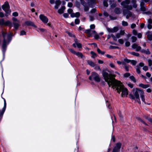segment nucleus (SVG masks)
<instances>
[{
    "mask_svg": "<svg viewBox=\"0 0 152 152\" xmlns=\"http://www.w3.org/2000/svg\"><path fill=\"white\" fill-rule=\"evenodd\" d=\"M145 53L147 54H150V53L148 49H147L146 50V51H145Z\"/></svg>",
    "mask_w": 152,
    "mask_h": 152,
    "instance_id": "680f3d73",
    "label": "nucleus"
},
{
    "mask_svg": "<svg viewBox=\"0 0 152 152\" xmlns=\"http://www.w3.org/2000/svg\"><path fill=\"white\" fill-rule=\"evenodd\" d=\"M4 25L6 26H8L11 27L12 26V23L9 20H7L5 22H4Z\"/></svg>",
    "mask_w": 152,
    "mask_h": 152,
    "instance_id": "2eb2a0df",
    "label": "nucleus"
},
{
    "mask_svg": "<svg viewBox=\"0 0 152 152\" xmlns=\"http://www.w3.org/2000/svg\"><path fill=\"white\" fill-rule=\"evenodd\" d=\"M80 22V20L78 19H76L75 20V23L76 24H79Z\"/></svg>",
    "mask_w": 152,
    "mask_h": 152,
    "instance_id": "ea45409f",
    "label": "nucleus"
},
{
    "mask_svg": "<svg viewBox=\"0 0 152 152\" xmlns=\"http://www.w3.org/2000/svg\"><path fill=\"white\" fill-rule=\"evenodd\" d=\"M87 62L88 64L91 66L94 67L96 65V64L91 61L88 60Z\"/></svg>",
    "mask_w": 152,
    "mask_h": 152,
    "instance_id": "6ab92c4d",
    "label": "nucleus"
},
{
    "mask_svg": "<svg viewBox=\"0 0 152 152\" xmlns=\"http://www.w3.org/2000/svg\"><path fill=\"white\" fill-rule=\"evenodd\" d=\"M107 31L109 32L114 33L116 32L118 30V28L117 27H115L113 28H107Z\"/></svg>",
    "mask_w": 152,
    "mask_h": 152,
    "instance_id": "9d476101",
    "label": "nucleus"
},
{
    "mask_svg": "<svg viewBox=\"0 0 152 152\" xmlns=\"http://www.w3.org/2000/svg\"><path fill=\"white\" fill-rule=\"evenodd\" d=\"M133 95L131 94H130L129 95V97L131 99L135 100L139 104H140V101L139 96V95L140 94L142 101L146 104L144 95V92L142 90L137 88L133 89Z\"/></svg>",
    "mask_w": 152,
    "mask_h": 152,
    "instance_id": "f257e3e1",
    "label": "nucleus"
},
{
    "mask_svg": "<svg viewBox=\"0 0 152 152\" xmlns=\"http://www.w3.org/2000/svg\"><path fill=\"white\" fill-rule=\"evenodd\" d=\"M132 48L133 49H135L136 51H137L140 50L141 48L140 46H138L137 45L134 43V44L132 46Z\"/></svg>",
    "mask_w": 152,
    "mask_h": 152,
    "instance_id": "f8f14e48",
    "label": "nucleus"
},
{
    "mask_svg": "<svg viewBox=\"0 0 152 152\" xmlns=\"http://www.w3.org/2000/svg\"><path fill=\"white\" fill-rule=\"evenodd\" d=\"M132 39V42H135L137 40V38L134 36H132L131 37Z\"/></svg>",
    "mask_w": 152,
    "mask_h": 152,
    "instance_id": "473e14b6",
    "label": "nucleus"
},
{
    "mask_svg": "<svg viewBox=\"0 0 152 152\" xmlns=\"http://www.w3.org/2000/svg\"><path fill=\"white\" fill-rule=\"evenodd\" d=\"M131 54L133 55H134L136 56H139V54L138 53H136L134 52H131Z\"/></svg>",
    "mask_w": 152,
    "mask_h": 152,
    "instance_id": "cd10ccee",
    "label": "nucleus"
},
{
    "mask_svg": "<svg viewBox=\"0 0 152 152\" xmlns=\"http://www.w3.org/2000/svg\"><path fill=\"white\" fill-rule=\"evenodd\" d=\"M111 88L113 89H115L119 94L121 92L122 97L126 96L128 94V90L124 87V86H112Z\"/></svg>",
    "mask_w": 152,
    "mask_h": 152,
    "instance_id": "7ed1b4c3",
    "label": "nucleus"
},
{
    "mask_svg": "<svg viewBox=\"0 0 152 152\" xmlns=\"http://www.w3.org/2000/svg\"><path fill=\"white\" fill-rule=\"evenodd\" d=\"M118 47L117 46H113L111 45L110 47V49H115V48H118Z\"/></svg>",
    "mask_w": 152,
    "mask_h": 152,
    "instance_id": "f704fd0d",
    "label": "nucleus"
},
{
    "mask_svg": "<svg viewBox=\"0 0 152 152\" xmlns=\"http://www.w3.org/2000/svg\"><path fill=\"white\" fill-rule=\"evenodd\" d=\"M121 144L120 142H118L116 144L115 146L114 147L112 152H119L120 150Z\"/></svg>",
    "mask_w": 152,
    "mask_h": 152,
    "instance_id": "6e6552de",
    "label": "nucleus"
},
{
    "mask_svg": "<svg viewBox=\"0 0 152 152\" xmlns=\"http://www.w3.org/2000/svg\"><path fill=\"white\" fill-rule=\"evenodd\" d=\"M125 44L126 47H128L130 46V43L129 42L127 41L126 42Z\"/></svg>",
    "mask_w": 152,
    "mask_h": 152,
    "instance_id": "603ef678",
    "label": "nucleus"
},
{
    "mask_svg": "<svg viewBox=\"0 0 152 152\" xmlns=\"http://www.w3.org/2000/svg\"><path fill=\"white\" fill-rule=\"evenodd\" d=\"M122 25L123 26H126L128 25V23L127 22L123 21L122 22Z\"/></svg>",
    "mask_w": 152,
    "mask_h": 152,
    "instance_id": "c85d7f7f",
    "label": "nucleus"
},
{
    "mask_svg": "<svg viewBox=\"0 0 152 152\" xmlns=\"http://www.w3.org/2000/svg\"><path fill=\"white\" fill-rule=\"evenodd\" d=\"M80 13L79 12H77L75 13H72L71 15V16L72 18L74 17H78L80 16Z\"/></svg>",
    "mask_w": 152,
    "mask_h": 152,
    "instance_id": "a211bd4d",
    "label": "nucleus"
},
{
    "mask_svg": "<svg viewBox=\"0 0 152 152\" xmlns=\"http://www.w3.org/2000/svg\"><path fill=\"white\" fill-rule=\"evenodd\" d=\"M111 37L113 38V39L115 41L117 40V38L115 37L113 34H112L111 35Z\"/></svg>",
    "mask_w": 152,
    "mask_h": 152,
    "instance_id": "5fc2aeb1",
    "label": "nucleus"
},
{
    "mask_svg": "<svg viewBox=\"0 0 152 152\" xmlns=\"http://www.w3.org/2000/svg\"><path fill=\"white\" fill-rule=\"evenodd\" d=\"M4 101V106L1 110H0V120L2 119L3 115L6 110V102L5 99L2 97Z\"/></svg>",
    "mask_w": 152,
    "mask_h": 152,
    "instance_id": "423d86ee",
    "label": "nucleus"
},
{
    "mask_svg": "<svg viewBox=\"0 0 152 152\" xmlns=\"http://www.w3.org/2000/svg\"><path fill=\"white\" fill-rule=\"evenodd\" d=\"M85 32L87 36L89 37L92 36V34L96 33V32L95 30H92L91 29L85 30Z\"/></svg>",
    "mask_w": 152,
    "mask_h": 152,
    "instance_id": "0eeeda50",
    "label": "nucleus"
},
{
    "mask_svg": "<svg viewBox=\"0 0 152 152\" xmlns=\"http://www.w3.org/2000/svg\"><path fill=\"white\" fill-rule=\"evenodd\" d=\"M151 32L149 31H148L146 34L147 35V38L148 39L150 40H152V34H151Z\"/></svg>",
    "mask_w": 152,
    "mask_h": 152,
    "instance_id": "dca6fc26",
    "label": "nucleus"
},
{
    "mask_svg": "<svg viewBox=\"0 0 152 152\" xmlns=\"http://www.w3.org/2000/svg\"><path fill=\"white\" fill-rule=\"evenodd\" d=\"M39 18L44 23H47L48 22V18L43 15H40L39 16Z\"/></svg>",
    "mask_w": 152,
    "mask_h": 152,
    "instance_id": "1a4fd4ad",
    "label": "nucleus"
},
{
    "mask_svg": "<svg viewBox=\"0 0 152 152\" xmlns=\"http://www.w3.org/2000/svg\"><path fill=\"white\" fill-rule=\"evenodd\" d=\"M91 53L92 55V57L93 58H94V57H96V54L93 51H91Z\"/></svg>",
    "mask_w": 152,
    "mask_h": 152,
    "instance_id": "72a5a7b5",
    "label": "nucleus"
},
{
    "mask_svg": "<svg viewBox=\"0 0 152 152\" xmlns=\"http://www.w3.org/2000/svg\"><path fill=\"white\" fill-rule=\"evenodd\" d=\"M97 52L99 54H101L102 55H103L105 53L104 52L101 51L99 48H97Z\"/></svg>",
    "mask_w": 152,
    "mask_h": 152,
    "instance_id": "a878e982",
    "label": "nucleus"
},
{
    "mask_svg": "<svg viewBox=\"0 0 152 152\" xmlns=\"http://www.w3.org/2000/svg\"><path fill=\"white\" fill-rule=\"evenodd\" d=\"M129 78L132 80L134 82H135V79L134 76H131L129 77Z\"/></svg>",
    "mask_w": 152,
    "mask_h": 152,
    "instance_id": "3c124183",
    "label": "nucleus"
},
{
    "mask_svg": "<svg viewBox=\"0 0 152 152\" xmlns=\"http://www.w3.org/2000/svg\"><path fill=\"white\" fill-rule=\"evenodd\" d=\"M4 16V13L1 12H0V17H1V18H2V17H3Z\"/></svg>",
    "mask_w": 152,
    "mask_h": 152,
    "instance_id": "774afa93",
    "label": "nucleus"
},
{
    "mask_svg": "<svg viewBox=\"0 0 152 152\" xmlns=\"http://www.w3.org/2000/svg\"><path fill=\"white\" fill-rule=\"evenodd\" d=\"M73 4L71 2H69L68 4V6L69 7H72V6Z\"/></svg>",
    "mask_w": 152,
    "mask_h": 152,
    "instance_id": "0e129e2a",
    "label": "nucleus"
},
{
    "mask_svg": "<svg viewBox=\"0 0 152 152\" xmlns=\"http://www.w3.org/2000/svg\"><path fill=\"white\" fill-rule=\"evenodd\" d=\"M123 14L124 15L126 16V18L127 19H128L130 17H131L132 15L131 12L128 11H127L126 12L124 11L123 12Z\"/></svg>",
    "mask_w": 152,
    "mask_h": 152,
    "instance_id": "ddd939ff",
    "label": "nucleus"
},
{
    "mask_svg": "<svg viewBox=\"0 0 152 152\" xmlns=\"http://www.w3.org/2000/svg\"><path fill=\"white\" fill-rule=\"evenodd\" d=\"M7 41H8V42H9L11 40V33H10L9 34L7 35Z\"/></svg>",
    "mask_w": 152,
    "mask_h": 152,
    "instance_id": "393cba45",
    "label": "nucleus"
},
{
    "mask_svg": "<svg viewBox=\"0 0 152 152\" xmlns=\"http://www.w3.org/2000/svg\"><path fill=\"white\" fill-rule=\"evenodd\" d=\"M96 10L95 9H92L90 11L91 13H94L96 12Z\"/></svg>",
    "mask_w": 152,
    "mask_h": 152,
    "instance_id": "bf43d9fd",
    "label": "nucleus"
},
{
    "mask_svg": "<svg viewBox=\"0 0 152 152\" xmlns=\"http://www.w3.org/2000/svg\"><path fill=\"white\" fill-rule=\"evenodd\" d=\"M148 65L149 66H151L152 64V61L151 60H148Z\"/></svg>",
    "mask_w": 152,
    "mask_h": 152,
    "instance_id": "8fccbe9b",
    "label": "nucleus"
},
{
    "mask_svg": "<svg viewBox=\"0 0 152 152\" xmlns=\"http://www.w3.org/2000/svg\"><path fill=\"white\" fill-rule=\"evenodd\" d=\"M71 15V14L72 13V12H73V10L72 9H69L68 11H67Z\"/></svg>",
    "mask_w": 152,
    "mask_h": 152,
    "instance_id": "a18cd8bd",
    "label": "nucleus"
},
{
    "mask_svg": "<svg viewBox=\"0 0 152 152\" xmlns=\"http://www.w3.org/2000/svg\"><path fill=\"white\" fill-rule=\"evenodd\" d=\"M136 26L135 24L134 23L132 24L131 25V28H133L135 27Z\"/></svg>",
    "mask_w": 152,
    "mask_h": 152,
    "instance_id": "338daca9",
    "label": "nucleus"
},
{
    "mask_svg": "<svg viewBox=\"0 0 152 152\" xmlns=\"http://www.w3.org/2000/svg\"><path fill=\"white\" fill-rule=\"evenodd\" d=\"M55 4L56 5L59 6L61 4V2L59 0H56L55 2Z\"/></svg>",
    "mask_w": 152,
    "mask_h": 152,
    "instance_id": "7c9ffc66",
    "label": "nucleus"
},
{
    "mask_svg": "<svg viewBox=\"0 0 152 152\" xmlns=\"http://www.w3.org/2000/svg\"><path fill=\"white\" fill-rule=\"evenodd\" d=\"M65 7L63 6L61 7V8L58 10V12L60 14H61L64 12V10L65 9Z\"/></svg>",
    "mask_w": 152,
    "mask_h": 152,
    "instance_id": "f3484780",
    "label": "nucleus"
},
{
    "mask_svg": "<svg viewBox=\"0 0 152 152\" xmlns=\"http://www.w3.org/2000/svg\"><path fill=\"white\" fill-rule=\"evenodd\" d=\"M69 50L72 53L75 54V53H76V52L74 51L72 49H71V48H70V49H69Z\"/></svg>",
    "mask_w": 152,
    "mask_h": 152,
    "instance_id": "c03bdc74",
    "label": "nucleus"
},
{
    "mask_svg": "<svg viewBox=\"0 0 152 152\" xmlns=\"http://www.w3.org/2000/svg\"><path fill=\"white\" fill-rule=\"evenodd\" d=\"M18 13L17 12H15L12 13V15L14 16H15V17L18 16Z\"/></svg>",
    "mask_w": 152,
    "mask_h": 152,
    "instance_id": "a19ab883",
    "label": "nucleus"
},
{
    "mask_svg": "<svg viewBox=\"0 0 152 152\" xmlns=\"http://www.w3.org/2000/svg\"><path fill=\"white\" fill-rule=\"evenodd\" d=\"M148 69V67L147 66H144L143 68V69L145 71H147Z\"/></svg>",
    "mask_w": 152,
    "mask_h": 152,
    "instance_id": "864d4df0",
    "label": "nucleus"
},
{
    "mask_svg": "<svg viewBox=\"0 0 152 152\" xmlns=\"http://www.w3.org/2000/svg\"><path fill=\"white\" fill-rule=\"evenodd\" d=\"M63 16L65 18H67L69 16V15L66 13H65L63 14Z\"/></svg>",
    "mask_w": 152,
    "mask_h": 152,
    "instance_id": "13d9d810",
    "label": "nucleus"
},
{
    "mask_svg": "<svg viewBox=\"0 0 152 152\" xmlns=\"http://www.w3.org/2000/svg\"><path fill=\"white\" fill-rule=\"evenodd\" d=\"M12 20L13 21V22H18V23H20V22L19 20H18L16 18L13 17L12 18Z\"/></svg>",
    "mask_w": 152,
    "mask_h": 152,
    "instance_id": "bb28decb",
    "label": "nucleus"
},
{
    "mask_svg": "<svg viewBox=\"0 0 152 152\" xmlns=\"http://www.w3.org/2000/svg\"><path fill=\"white\" fill-rule=\"evenodd\" d=\"M137 119L139 120L140 122H141L142 123L144 124L147 125V124L144 122V121L142 119H141V118H137Z\"/></svg>",
    "mask_w": 152,
    "mask_h": 152,
    "instance_id": "2f4dec72",
    "label": "nucleus"
},
{
    "mask_svg": "<svg viewBox=\"0 0 152 152\" xmlns=\"http://www.w3.org/2000/svg\"><path fill=\"white\" fill-rule=\"evenodd\" d=\"M125 2L124 4L125 6H127L126 5L128 4L129 3V0H126L125 2Z\"/></svg>",
    "mask_w": 152,
    "mask_h": 152,
    "instance_id": "6e6d98bb",
    "label": "nucleus"
},
{
    "mask_svg": "<svg viewBox=\"0 0 152 152\" xmlns=\"http://www.w3.org/2000/svg\"><path fill=\"white\" fill-rule=\"evenodd\" d=\"M91 29H94L95 28V26L94 24H92L90 26Z\"/></svg>",
    "mask_w": 152,
    "mask_h": 152,
    "instance_id": "de8ad7c7",
    "label": "nucleus"
},
{
    "mask_svg": "<svg viewBox=\"0 0 152 152\" xmlns=\"http://www.w3.org/2000/svg\"><path fill=\"white\" fill-rule=\"evenodd\" d=\"M13 23L15 28L16 29H18L19 26H20V25L19 24L20 23L14 22Z\"/></svg>",
    "mask_w": 152,
    "mask_h": 152,
    "instance_id": "412c9836",
    "label": "nucleus"
},
{
    "mask_svg": "<svg viewBox=\"0 0 152 152\" xmlns=\"http://www.w3.org/2000/svg\"><path fill=\"white\" fill-rule=\"evenodd\" d=\"M118 115H119L120 118V120L121 121H123V117L122 116V115L121 114V112L119 111V112L118 113Z\"/></svg>",
    "mask_w": 152,
    "mask_h": 152,
    "instance_id": "b1692460",
    "label": "nucleus"
},
{
    "mask_svg": "<svg viewBox=\"0 0 152 152\" xmlns=\"http://www.w3.org/2000/svg\"><path fill=\"white\" fill-rule=\"evenodd\" d=\"M133 65H135L137 64V62L136 61L134 60H131L130 62Z\"/></svg>",
    "mask_w": 152,
    "mask_h": 152,
    "instance_id": "c756f323",
    "label": "nucleus"
},
{
    "mask_svg": "<svg viewBox=\"0 0 152 152\" xmlns=\"http://www.w3.org/2000/svg\"><path fill=\"white\" fill-rule=\"evenodd\" d=\"M104 5V6L107 7L108 6V4L106 1H104L103 2Z\"/></svg>",
    "mask_w": 152,
    "mask_h": 152,
    "instance_id": "69168bd1",
    "label": "nucleus"
},
{
    "mask_svg": "<svg viewBox=\"0 0 152 152\" xmlns=\"http://www.w3.org/2000/svg\"><path fill=\"white\" fill-rule=\"evenodd\" d=\"M118 42L121 44H123L124 43V42L123 40L122 39H119L118 40Z\"/></svg>",
    "mask_w": 152,
    "mask_h": 152,
    "instance_id": "4c0bfd02",
    "label": "nucleus"
},
{
    "mask_svg": "<svg viewBox=\"0 0 152 152\" xmlns=\"http://www.w3.org/2000/svg\"><path fill=\"white\" fill-rule=\"evenodd\" d=\"M102 74L105 80L107 82L109 86H122V83L115 80L114 75L109 74L105 72H103Z\"/></svg>",
    "mask_w": 152,
    "mask_h": 152,
    "instance_id": "f03ea898",
    "label": "nucleus"
},
{
    "mask_svg": "<svg viewBox=\"0 0 152 152\" xmlns=\"http://www.w3.org/2000/svg\"><path fill=\"white\" fill-rule=\"evenodd\" d=\"M92 78H94L95 81L97 82H99L100 81L98 74L94 72H92L91 75L89 77V79L90 80H92Z\"/></svg>",
    "mask_w": 152,
    "mask_h": 152,
    "instance_id": "39448f33",
    "label": "nucleus"
},
{
    "mask_svg": "<svg viewBox=\"0 0 152 152\" xmlns=\"http://www.w3.org/2000/svg\"><path fill=\"white\" fill-rule=\"evenodd\" d=\"M136 71L138 73H140V68L139 66H137V68L136 69Z\"/></svg>",
    "mask_w": 152,
    "mask_h": 152,
    "instance_id": "37998d69",
    "label": "nucleus"
},
{
    "mask_svg": "<svg viewBox=\"0 0 152 152\" xmlns=\"http://www.w3.org/2000/svg\"><path fill=\"white\" fill-rule=\"evenodd\" d=\"M26 32L24 31H21L20 34L21 35H23L26 34Z\"/></svg>",
    "mask_w": 152,
    "mask_h": 152,
    "instance_id": "052dcab7",
    "label": "nucleus"
},
{
    "mask_svg": "<svg viewBox=\"0 0 152 152\" xmlns=\"http://www.w3.org/2000/svg\"><path fill=\"white\" fill-rule=\"evenodd\" d=\"M4 20L3 19H1V20H0V25H4Z\"/></svg>",
    "mask_w": 152,
    "mask_h": 152,
    "instance_id": "09e8293b",
    "label": "nucleus"
},
{
    "mask_svg": "<svg viewBox=\"0 0 152 152\" xmlns=\"http://www.w3.org/2000/svg\"><path fill=\"white\" fill-rule=\"evenodd\" d=\"M125 2H122L121 3V4L122 5L124 6V7L125 8H126L127 9L130 10L132 9V7L131 6H125L124 4Z\"/></svg>",
    "mask_w": 152,
    "mask_h": 152,
    "instance_id": "aec40b11",
    "label": "nucleus"
},
{
    "mask_svg": "<svg viewBox=\"0 0 152 152\" xmlns=\"http://www.w3.org/2000/svg\"><path fill=\"white\" fill-rule=\"evenodd\" d=\"M76 45H77V47L79 48H81L82 47L81 44L79 43H77Z\"/></svg>",
    "mask_w": 152,
    "mask_h": 152,
    "instance_id": "49530a36",
    "label": "nucleus"
},
{
    "mask_svg": "<svg viewBox=\"0 0 152 152\" xmlns=\"http://www.w3.org/2000/svg\"><path fill=\"white\" fill-rule=\"evenodd\" d=\"M130 75V74L128 73H126L124 74V77H129Z\"/></svg>",
    "mask_w": 152,
    "mask_h": 152,
    "instance_id": "e433bc0d",
    "label": "nucleus"
},
{
    "mask_svg": "<svg viewBox=\"0 0 152 152\" xmlns=\"http://www.w3.org/2000/svg\"><path fill=\"white\" fill-rule=\"evenodd\" d=\"M2 34L4 38V41L3 42V44L2 45V48L3 49H5L6 47V40L5 39V36L6 35V33L4 32H2Z\"/></svg>",
    "mask_w": 152,
    "mask_h": 152,
    "instance_id": "9b49d317",
    "label": "nucleus"
},
{
    "mask_svg": "<svg viewBox=\"0 0 152 152\" xmlns=\"http://www.w3.org/2000/svg\"><path fill=\"white\" fill-rule=\"evenodd\" d=\"M95 34L94 37L95 39H98L99 38V36L98 34H96H96Z\"/></svg>",
    "mask_w": 152,
    "mask_h": 152,
    "instance_id": "e2e57ef3",
    "label": "nucleus"
},
{
    "mask_svg": "<svg viewBox=\"0 0 152 152\" xmlns=\"http://www.w3.org/2000/svg\"><path fill=\"white\" fill-rule=\"evenodd\" d=\"M25 24L27 26H32L36 28V26L34 25V23L32 22L31 21H28L25 22Z\"/></svg>",
    "mask_w": 152,
    "mask_h": 152,
    "instance_id": "4468645a",
    "label": "nucleus"
},
{
    "mask_svg": "<svg viewBox=\"0 0 152 152\" xmlns=\"http://www.w3.org/2000/svg\"><path fill=\"white\" fill-rule=\"evenodd\" d=\"M124 61L127 63H129L130 62L131 60L127 58H125L124 59Z\"/></svg>",
    "mask_w": 152,
    "mask_h": 152,
    "instance_id": "58836bf2",
    "label": "nucleus"
},
{
    "mask_svg": "<svg viewBox=\"0 0 152 152\" xmlns=\"http://www.w3.org/2000/svg\"><path fill=\"white\" fill-rule=\"evenodd\" d=\"M94 66V69H95L97 70H101L100 67L99 66H97L96 64V65Z\"/></svg>",
    "mask_w": 152,
    "mask_h": 152,
    "instance_id": "c9c22d12",
    "label": "nucleus"
},
{
    "mask_svg": "<svg viewBox=\"0 0 152 152\" xmlns=\"http://www.w3.org/2000/svg\"><path fill=\"white\" fill-rule=\"evenodd\" d=\"M75 54L78 57H80L82 58L84 57L83 54L79 52H76Z\"/></svg>",
    "mask_w": 152,
    "mask_h": 152,
    "instance_id": "4be33fe9",
    "label": "nucleus"
},
{
    "mask_svg": "<svg viewBox=\"0 0 152 152\" xmlns=\"http://www.w3.org/2000/svg\"><path fill=\"white\" fill-rule=\"evenodd\" d=\"M2 8L5 12V15L7 17L10 14L11 11L10 9V6L8 2H5L4 4L2 6Z\"/></svg>",
    "mask_w": 152,
    "mask_h": 152,
    "instance_id": "20e7f679",
    "label": "nucleus"
},
{
    "mask_svg": "<svg viewBox=\"0 0 152 152\" xmlns=\"http://www.w3.org/2000/svg\"><path fill=\"white\" fill-rule=\"evenodd\" d=\"M84 10L85 11H87L89 10V7L86 5L84 6Z\"/></svg>",
    "mask_w": 152,
    "mask_h": 152,
    "instance_id": "79ce46f5",
    "label": "nucleus"
},
{
    "mask_svg": "<svg viewBox=\"0 0 152 152\" xmlns=\"http://www.w3.org/2000/svg\"><path fill=\"white\" fill-rule=\"evenodd\" d=\"M115 12L117 14H119L121 13V10L120 9L116 8L115 9Z\"/></svg>",
    "mask_w": 152,
    "mask_h": 152,
    "instance_id": "5701e85b",
    "label": "nucleus"
},
{
    "mask_svg": "<svg viewBox=\"0 0 152 152\" xmlns=\"http://www.w3.org/2000/svg\"><path fill=\"white\" fill-rule=\"evenodd\" d=\"M120 34L121 35H123L124 34H125V32H124V30H121L120 31Z\"/></svg>",
    "mask_w": 152,
    "mask_h": 152,
    "instance_id": "4d7b16f0",
    "label": "nucleus"
}]
</instances>
